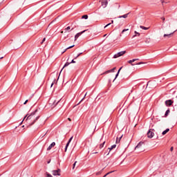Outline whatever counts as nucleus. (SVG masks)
Here are the masks:
<instances>
[{
	"label": "nucleus",
	"mask_w": 177,
	"mask_h": 177,
	"mask_svg": "<svg viewBox=\"0 0 177 177\" xmlns=\"http://www.w3.org/2000/svg\"><path fill=\"white\" fill-rule=\"evenodd\" d=\"M37 111H38V109H36L35 111L32 112L30 115L27 114L24 117V120L21 122V124H23V121H24V120H26V121L28 120H33V121L31 122L30 125H34V124H35V122H37V121H38V120L39 119V116L35 117V114H36Z\"/></svg>",
	"instance_id": "f257e3e1"
},
{
	"label": "nucleus",
	"mask_w": 177,
	"mask_h": 177,
	"mask_svg": "<svg viewBox=\"0 0 177 177\" xmlns=\"http://www.w3.org/2000/svg\"><path fill=\"white\" fill-rule=\"evenodd\" d=\"M136 60H139V59H133L131 60L128 61V63H129V64H131V66L145 64V62H142L137 63V64H133L134 62H136Z\"/></svg>",
	"instance_id": "f03ea898"
},
{
	"label": "nucleus",
	"mask_w": 177,
	"mask_h": 177,
	"mask_svg": "<svg viewBox=\"0 0 177 177\" xmlns=\"http://www.w3.org/2000/svg\"><path fill=\"white\" fill-rule=\"evenodd\" d=\"M147 138L149 139H151V138H153L154 136V129H150L148 132L147 133Z\"/></svg>",
	"instance_id": "7ed1b4c3"
},
{
	"label": "nucleus",
	"mask_w": 177,
	"mask_h": 177,
	"mask_svg": "<svg viewBox=\"0 0 177 177\" xmlns=\"http://www.w3.org/2000/svg\"><path fill=\"white\" fill-rule=\"evenodd\" d=\"M127 53V51H120L113 55L114 59H117V57H120V56H123V55H125Z\"/></svg>",
	"instance_id": "20e7f679"
},
{
	"label": "nucleus",
	"mask_w": 177,
	"mask_h": 177,
	"mask_svg": "<svg viewBox=\"0 0 177 177\" xmlns=\"http://www.w3.org/2000/svg\"><path fill=\"white\" fill-rule=\"evenodd\" d=\"M60 169H58L57 170H53L52 174L54 176H60Z\"/></svg>",
	"instance_id": "39448f33"
},
{
	"label": "nucleus",
	"mask_w": 177,
	"mask_h": 177,
	"mask_svg": "<svg viewBox=\"0 0 177 177\" xmlns=\"http://www.w3.org/2000/svg\"><path fill=\"white\" fill-rule=\"evenodd\" d=\"M85 31H86V30L82 31L81 32H78L75 35V41H77V39H78V38H80V36L82 34H84V32H85Z\"/></svg>",
	"instance_id": "423d86ee"
},
{
	"label": "nucleus",
	"mask_w": 177,
	"mask_h": 177,
	"mask_svg": "<svg viewBox=\"0 0 177 177\" xmlns=\"http://www.w3.org/2000/svg\"><path fill=\"white\" fill-rule=\"evenodd\" d=\"M73 136L71 137V138H69L68 142L66 143V147H65V151H67V149H68V146L70 145V143H71V140H73Z\"/></svg>",
	"instance_id": "0eeeda50"
},
{
	"label": "nucleus",
	"mask_w": 177,
	"mask_h": 177,
	"mask_svg": "<svg viewBox=\"0 0 177 177\" xmlns=\"http://www.w3.org/2000/svg\"><path fill=\"white\" fill-rule=\"evenodd\" d=\"M172 103H174V101H172V100L165 101V105L167 106H172Z\"/></svg>",
	"instance_id": "6e6552de"
},
{
	"label": "nucleus",
	"mask_w": 177,
	"mask_h": 177,
	"mask_svg": "<svg viewBox=\"0 0 177 177\" xmlns=\"http://www.w3.org/2000/svg\"><path fill=\"white\" fill-rule=\"evenodd\" d=\"M56 146V142H52L49 147L47 148V151H49V150H52V147H55Z\"/></svg>",
	"instance_id": "1a4fd4ad"
},
{
	"label": "nucleus",
	"mask_w": 177,
	"mask_h": 177,
	"mask_svg": "<svg viewBox=\"0 0 177 177\" xmlns=\"http://www.w3.org/2000/svg\"><path fill=\"white\" fill-rule=\"evenodd\" d=\"M101 5L102 6H103L104 8H106L107 5H109V2L107 1V0H106L105 1H103V0L101 1Z\"/></svg>",
	"instance_id": "9d476101"
},
{
	"label": "nucleus",
	"mask_w": 177,
	"mask_h": 177,
	"mask_svg": "<svg viewBox=\"0 0 177 177\" xmlns=\"http://www.w3.org/2000/svg\"><path fill=\"white\" fill-rule=\"evenodd\" d=\"M145 145V142H140L138 145L136 147L135 149H140L142 147V145Z\"/></svg>",
	"instance_id": "9b49d317"
},
{
	"label": "nucleus",
	"mask_w": 177,
	"mask_h": 177,
	"mask_svg": "<svg viewBox=\"0 0 177 177\" xmlns=\"http://www.w3.org/2000/svg\"><path fill=\"white\" fill-rule=\"evenodd\" d=\"M114 70H115V67H114L113 68L111 69V70H109V71H106L104 74H107L109 73H114Z\"/></svg>",
	"instance_id": "f8f14e48"
},
{
	"label": "nucleus",
	"mask_w": 177,
	"mask_h": 177,
	"mask_svg": "<svg viewBox=\"0 0 177 177\" xmlns=\"http://www.w3.org/2000/svg\"><path fill=\"white\" fill-rule=\"evenodd\" d=\"M134 33H135L136 35H134L132 37V38H135L136 37H140V33H139V32H136V31H134Z\"/></svg>",
	"instance_id": "ddd939ff"
},
{
	"label": "nucleus",
	"mask_w": 177,
	"mask_h": 177,
	"mask_svg": "<svg viewBox=\"0 0 177 177\" xmlns=\"http://www.w3.org/2000/svg\"><path fill=\"white\" fill-rule=\"evenodd\" d=\"M172 34H174V32L170 33V34H165L163 35L164 38H166V37H167V38H171V35H172Z\"/></svg>",
	"instance_id": "4468645a"
},
{
	"label": "nucleus",
	"mask_w": 177,
	"mask_h": 177,
	"mask_svg": "<svg viewBox=\"0 0 177 177\" xmlns=\"http://www.w3.org/2000/svg\"><path fill=\"white\" fill-rule=\"evenodd\" d=\"M169 132V129H166L165 131H162V135H167Z\"/></svg>",
	"instance_id": "2eb2a0df"
},
{
	"label": "nucleus",
	"mask_w": 177,
	"mask_h": 177,
	"mask_svg": "<svg viewBox=\"0 0 177 177\" xmlns=\"http://www.w3.org/2000/svg\"><path fill=\"white\" fill-rule=\"evenodd\" d=\"M128 15H129V13L125 14L124 15L120 16L119 19H122V17H123V19H127V17H128Z\"/></svg>",
	"instance_id": "dca6fc26"
},
{
	"label": "nucleus",
	"mask_w": 177,
	"mask_h": 177,
	"mask_svg": "<svg viewBox=\"0 0 177 177\" xmlns=\"http://www.w3.org/2000/svg\"><path fill=\"white\" fill-rule=\"evenodd\" d=\"M115 147H117L116 145H112L110 148H109V151H111V150H113V149H115Z\"/></svg>",
	"instance_id": "f3484780"
},
{
	"label": "nucleus",
	"mask_w": 177,
	"mask_h": 177,
	"mask_svg": "<svg viewBox=\"0 0 177 177\" xmlns=\"http://www.w3.org/2000/svg\"><path fill=\"white\" fill-rule=\"evenodd\" d=\"M106 143V141H104L100 145V149H103L104 147V144Z\"/></svg>",
	"instance_id": "a211bd4d"
},
{
	"label": "nucleus",
	"mask_w": 177,
	"mask_h": 177,
	"mask_svg": "<svg viewBox=\"0 0 177 177\" xmlns=\"http://www.w3.org/2000/svg\"><path fill=\"white\" fill-rule=\"evenodd\" d=\"M74 46H75V45H73V46H71L66 48L65 49V50H64L62 53H64V52H66V50H68V49H71V48H74Z\"/></svg>",
	"instance_id": "6ab92c4d"
},
{
	"label": "nucleus",
	"mask_w": 177,
	"mask_h": 177,
	"mask_svg": "<svg viewBox=\"0 0 177 177\" xmlns=\"http://www.w3.org/2000/svg\"><path fill=\"white\" fill-rule=\"evenodd\" d=\"M140 28H141L142 30H149V28H147V27H145V26H140Z\"/></svg>",
	"instance_id": "aec40b11"
},
{
	"label": "nucleus",
	"mask_w": 177,
	"mask_h": 177,
	"mask_svg": "<svg viewBox=\"0 0 177 177\" xmlns=\"http://www.w3.org/2000/svg\"><path fill=\"white\" fill-rule=\"evenodd\" d=\"M122 67H121V68L118 70L117 74L115 75V77L114 80H115V79L117 78V77H118V75L120 74V71H121V69H122Z\"/></svg>",
	"instance_id": "412c9836"
},
{
	"label": "nucleus",
	"mask_w": 177,
	"mask_h": 177,
	"mask_svg": "<svg viewBox=\"0 0 177 177\" xmlns=\"http://www.w3.org/2000/svg\"><path fill=\"white\" fill-rule=\"evenodd\" d=\"M82 19H85V20H87L88 19V15H84L82 17Z\"/></svg>",
	"instance_id": "4be33fe9"
},
{
	"label": "nucleus",
	"mask_w": 177,
	"mask_h": 177,
	"mask_svg": "<svg viewBox=\"0 0 177 177\" xmlns=\"http://www.w3.org/2000/svg\"><path fill=\"white\" fill-rule=\"evenodd\" d=\"M59 102H62V99H60V100H57V101L55 100V101H54V104H55V105H56V104H58Z\"/></svg>",
	"instance_id": "5701e85b"
},
{
	"label": "nucleus",
	"mask_w": 177,
	"mask_h": 177,
	"mask_svg": "<svg viewBox=\"0 0 177 177\" xmlns=\"http://www.w3.org/2000/svg\"><path fill=\"white\" fill-rule=\"evenodd\" d=\"M71 64V63H68V62H66L65 64H64V66H63V68H62V70H63V68H64V67H67L68 65H70Z\"/></svg>",
	"instance_id": "b1692460"
},
{
	"label": "nucleus",
	"mask_w": 177,
	"mask_h": 177,
	"mask_svg": "<svg viewBox=\"0 0 177 177\" xmlns=\"http://www.w3.org/2000/svg\"><path fill=\"white\" fill-rule=\"evenodd\" d=\"M113 172H114V171H109L107 174H106L103 177H106V176H107V175H110V174H113Z\"/></svg>",
	"instance_id": "393cba45"
},
{
	"label": "nucleus",
	"mask_w": 177,
	"mask_h": 177,
	"mask_svg": "<svg viewBox=\"0 0 177 177\" xmlns=\"http://www.w3.org/2000/svg\"><path fill=\"white\" fill-rule=\"evenodd\" d=\"M126 31H129V29H123L122 31V34H124Z\"/></svg>",
	"instance_id": "a878e982"
},
{
	"label": "nucleus",
	"mask_w": 177,
	"mask_h": 177,
	"mask_svg": "<svg viewBox=\"0 0 177 177\" xmlns=\"http://www.w3.org/2000/svg\"><path fill=\"white\" fill-rule=\"evenodd\" d=\"M76 164H77V161H75V162H74V164L73 165V169H75V165H76Z\"/></svg>",
	"instance_id": "bb28decb"
},
{
	"label": "nucleus",
	"mask_w": 177,
	"mask_h": 177,
	"mask_svg": "<svg viewBox=\"0 0 177 177\" xmlns=\"http://www.w3.org/2000/svg\"><path fill=\"white\" fill-rule=\"evenodd\" d=\"M45 41H46V38L44 37V38L42 39L41 42L40 43L41 45H42V44H44V42H45Z\"/></svg>",
	"instance_id": "cd10ccee"
},
{
	"label": "nucleus",
	"mask_w": 177,
	"mask_h": 177,
	"mask_svg": "<svg viewBox=\"0 0 177 177\" xmlns=\"http://www.w3.org/2000/svg\"><path fill=\"white\" fill-rule=\"evenodd\" d=\"M168 114H169V109H167L165 113V115H167Z\"/></svg>",
	"instance_id": "c85d7f7f"
},
{
	"label": "nucleus",
	"mask_w": 177,
	"mask_h": 177,
	"mask_svg": "<svg viewBox=\"0 0 177 177\" xmlns=\"http://www.w3.org/2000/svg\"><path fill=\"white\" fill-rule=\"evenodd\" d=\"M69 30H71L70 26H68L66 28H65V31H68Z\"/></svg>",
	"instance_id": "c756f323"
},
{
	"label": "nucleus",
	"mask_w": 177,
	"mask_h": 177,
	"mask_svg": "<svg viewBox=\"0 0 177 177\" xmlns=\"http://www.w3.org/2000/svg\"><path fill=\"white\" fill-rule=\"evenodd\" d=\"M81 55H82V53H80L79 55H77L75 57V59H77V57H80V56H81Z\"/></svg>",
	"instance_id": "7c9ffc66"
},
{
	"label": "nucleus",
	"mask_w": 177,
	"mask_h": 177,
	"mask_svg": "<svg viewBox=\"0 0 177 177\" xmlns=\"http://www.w3.org/2000/svg\"><path fill=\"white\" fill-rule=\"evenodd\" d=\"M85 96H86V94L84 95V97L82 99V100H81L77 104H80V103H81V102H82V100H83L84 99H85Z\"/></svg>",
	"instance_id": "2f4dec72"
},
{
	"label": "nucleus",
	"mask_w": 177,
	"mask_h": 177,
	"mask_svg": "<svg viewBox=\"0 0 177 177\" xmlns=\"http://www.w3.org/2000/svg\"><path fill=\"white\" fill-rule=\"evenodd\" d=\"M55 82H56V80H54V81H53V83L51 84V88L53 86Z\"/></svg>",
	"instance_id": "473e14b6"
},
{
	"label": "nucleus",
	"mask_w": 177,
	"mask_h": 177,
	"mask_svg": "<svg viewBox=\"0 0 177 177\" xmlns=\"http://www.w3.org/2000/svg\"><path fill=\"white\" fill-rule=\"evenodd\" d=\"M111 23H109L108 24H106L105 26H104V28H106V27H109V26H111Z\"/></svg>",
	"instance_id": "72a5a7b5"
},
{
	"label": "nucleus",
	"mask_w": 177,
	"mask_h": 177,
	"mask_svg": "<svg viewBox=\"0 0 177 177\" xmlns=\"http://www.w3.org/2000/svg\"><path fill=\"white\" fill-rule=\"evenodd\" d=\"M46 176H47L46 177H53V176H52V175L50 174H47Z\"/></svg>",
	"instance_id": "f704fd0d"
},
{
	"label": "nucleus",
	"mask_w": 177,
	"mask_h": 177,
	"mask_svg": "<svg viewBox=\"0 0 177 177\" xmlns=\"http://www.w3.org/2000/svg\"><path fill=\"white\" fill-rule=\"evenodd\" d=\"M27 103H28V100H26L24 102V104H27Z\"/></svg>",
	"instance_id": "c9c22d12"
},
{
	"label": "nucleus",
	"mask_w": 177,
	"mask_h": 177,
	"mask_svg": "<svg viewBox=\"0 0 177 177\" xmlns=\"http://www.w3.org/2000/svg\"><path fill=\"white\" fill-rule=\"evenodd\" d=\"M116 143H120V140L118 139V138H116Z\"/></svg>",
	"instance_id": "e433bc0d"
},
{
	"label": "nucleus",
	"mask_w": 177,
	"mask_h": 177,
	"mask_svg": "<svg viewBox=\"0 0 177 177\" xmlns=\"http://www.w3.org/2000/svg\"><path fill=\"white\" fill-rule=\"evenodd\" d=\"M161 19L163 21H165V17H162Z\"/></svg>",
	"instance_id": "4c0bfd02"
},
{
	"label": "nucleus",
	"mask_w": 177,
	"mask_h": 177,
	"mask_svg": "<svg viewBox=\"0 0 177 177\" xmlns=\"http://www.w3.org/2000/svg\"><path fill=\"white\" fill-rule=\"evenodd\" d=\"M70 63H71H71H75V61L74 59H72V61Z\"/></svg>",
	"instance_id": "58836bf2"
},
{
	"label": "nucleus",
	"mask_w": 177,
	"mask_h": 177,
	"mask_svg": "<svg viewBox=\"0 0 177 177\" xmlns=\"http://www.w3.org/2000/svg\"><path fill=\"white\" fill-rule=\"evenodd\" d=\"M170 151H174V147H171L170 148Z\"/></svg>",
	"instance_id": "ea45409f"
},
{
	"label": "nucleus",
	"mask_w": 177,
	"mask_h": 177,
	"mask_svg": "<svg viewBox=\"0 0 177 177\" xmlns=\"http://www.w3.org/2000/svg\"><path fill=\"white\" fill-rule=\"evenodd\" d=\"M161 3H162V5H164V3H165V2L163 0H161Z\"/></svg>",
	"instance_id": "a19ab883"
},
{
	"label": "nucleus",
	"mask_w": 177,
	"mask_h": 177,
	"mask_svg": "<svg viewBox=\"0 0 177 177\" xmlns=\"http://www.w3.org/2000/svg\"><path fill=\"white\" fill-rule=\"evenodd\" d=\"M122 138V135L120 136L119 140H121Z\"/></svg>",
	"instance_id": "79ce46f5"
},
{
	"label": "nucleus",
	"mask_w": 177,
	"mask_h": 177,
	"mask_svg": "<svg viewBox=\"0 0 177 177\" xmlns=\"http://www.w3.org/2000/svg\"><path fill=\"white\" fill-rule=\"evenodd\" d=\"M68 121H71V118H68Z\"/></svg>",
	"instance_id": "37998d69"
},
{
	"label": "nucleus",
	"mask_w": 177,
	"mask_h": 177,
	"mask_svg": "<svg viewBox=\"0 0 177 177\" xmlns=\"http://www.w3.org/2000/svg\"><path fill=\"white\" fill-rule=\"evenodd\" d=\"M113 23H114V21L112 20L111 24H113Z\"/></svg>",
	"instance_id": "c03bdc74"
},
{
	"label": "nucleus",
	"mask_w": 177,
	"mask_h": 177,
	"mask_svg": "<svg viewBox=\"0 0 177 177\" xmlns=\"http://www.w3.org/2000/svg\"><path fill=\"white\" fill-rule=\"evenodd\" d=\"M50 160H49L48 162H47V164H50Z\"/></svg>",
	"instance_id": "a18cd8bd"
},
{
	"label": "nucleus",
	"mask_w": 177,
	"mask_h": 177,
	"mask_svg": "<svg viewBox=\"0 0 177 177\" xmlns=\"http://www.w3.org/2000/svg\"><path fill=\"white\" fill-rule=\"evenodd\" d=\"M93 154H97V152H94Z\"/></svg>",
	"instance_id": "49530a36"
},
{
	"label": "nucleus",
	"mask_w": 177,
	"mask_h": 177,
	"mask_svg": "<svg viewBox=\"0 0 177 177\" xmlns=\"http://www.w3.org/2000/svg\"><path fill=\"white\" fill-rule=\"evenodd\" d=\"M62 71H63V69H62V70H61V71H60V73H59V74H61V73H62Z\"/></svg>",
	"instance_id": "de8ad7c7"
},
{
	"label": "nucleus",
	"mask_w": 177,
	"mask_h": 177,
	"mask_svg": "<svg viewBox=\"0 0 177 177\" xmlns=\"http://www.w3.org/2000/svg\"><path fill=\"white\" fill-rule=\"evenodd\" d=\"M63 32H64L63 30H62V31H61V34H63Z\"/></svg>",
	"instance_id": "09e8293b"
},
{
	"label": "nucleus",
	"mask_w": 177,
	"mask_h": 177,
	"mask_svg": "<svg viewBox=\"0 0 177 177\" xmlns=\"http://www.w3.org/2000/svg\"><path fill=\"white\" fill-rule=\"evenodd\" d=\"M3 59V57H0V59Z\"/></svg>",
	"instance_id": "8fccbe9b"
},
{
	"label": "nucleus",
	"mask_w": 177,
	"mask_h": 177,
	"mask_svg": "<svg viewBox=\"0 0 177 177\" xmlns=\"http://www.w3.org/2000/svg\"><path fill=\"white\" fill-rule=\"evenodd\" d=\"M106 35H104V37H106Z\"/></svg>",
	"instance_id": "3c124183"
}]
</instances>
